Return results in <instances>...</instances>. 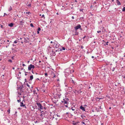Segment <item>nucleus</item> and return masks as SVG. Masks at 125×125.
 <instances>
[{
	"instance_id": "nucleus-59",
	"label": "nucleus",
	"mask_w": 125,
	"mask_h": 125,
	"mask_svg": "<svg viewBox=\"0 0 125 125\" xmlns=\"http://www.w3.org/2000/svg\"><path fill=\"white\" fill-rule=\"evenodd\" d=\"M4 15L3 16H4L5 15H7V14H6V13H4Z\"/></svg>"
},
{
	"instance_id": "nucleus-26",
	"label": "nucleus",
	"mask_w": 125,
	"mask_h": 125,
	"mask_svg": "<svg viewBox=\"0 0 125 125\" xmlns=\"http://www.w3.org/2000/svg\"><path fill=\"white\" fill-rule=\"evenodd\" d=\"M42 105H43L44 106V107H46V104L45 103L42 104Z\"/></svg>"
},
{
	"instance_id": "nucleus-9",
	"label": "nucleus",
	"mask_w": 125,
	"mask_h": 125,
	"mask_svg": "<svg viewBox=\"0 0 125 125\" xmlns=\"http://www.w3.org/2000/svg\"><path fill=\"white\" fill-rule=\"evenodd\" d=\"M80 109H81L83 111H85V108L82 105L80 106Z\"/></svg>"
},
{
	"instance_id": "nucleus-33",
	"label": "nucleus",
	"mask_w": 125,
	"mask_h": 125,
	"mask_svg": "<svg viewBox=\"0 0 125 125\" xmlns=\"http://www.w3.org/2000/svg\"><path fill=\"white\" fill-rule=\"evenodd\" d=\"M122 11H125V7H124L122 9Z\"/></svg>"
},
{
	"instance_id": "nucleus-32",
	"label": "nucleus",
	"mask_w": 125,
	"mask_h": 125,
	"mask_svg": "<svg viewBox=\"0 0 125 125\" xmlns=\"http://www.w3.org/2000/svg\"><path fill=\"white\" fill-rule=\"evenodd\" d=\"M83 10L84 9H79V10H80V12L82 11L83 12Z\"/></svg>"
},
{
	"instance_id": "nucleus-15",
	"label": "nucleus",
	"mask_w": 125,
	"mask_h": 125,
	"mask_svg": "<svg viewBox=\"0 0 125 125\" xmlns=\"http://www.w3.org/2000/svg\"><path fill=\"white\" fill-rule=\"evenodd\" d=\"M75 91H76V92L78 93V94L81 93L82 92V91L81 90H79L78 91H77L76 90H75Z\"/></svg>"
},
{
	"instance_id": "nucleus-61",
	"label": "nucleus",
	"mask_w": 125,
	"mask_h": 125,
	"mask_svg": "<svg viewBox=\"0 0 125 125\" xmlns=\"http://www.w3.org/2000/svg\"><path fill=\"white\" fill-rule=\"evenodd\" d=\"M14 57V56H12V57H11V58H12V59L13 60L14 59V58H13Z\"/></svg>"
},
{
	"instance_id": "nucleus-14",
	"label": "nucleus",
	"mask_w": 125,
	"mask_h": 125,
	"mask_svg": "<svg viewBox=\"0 0 125 125\" xmlns=\"http://www.w3.org/2000/svg\"><path fill=\"white\" fill-rule=\"evenodd\" d=\"M116 2L118 5H120L121 4L120 2L118 0H116Z\"/></svg>"
},
{
	"instance_id": "nucleus-7",
	"label": "nucleus",
	"mask_w": 125,
	"mask_h": 125,
	"mask_svg": "<svg viewBox=\"0 0 125 125\" xmlns=\"http://www.w3.org/2000/svg\"><path fill=\"white\" fill-rule=\"evenodd\" d=\"M20 25H22L23 24V23H24L25 22V21L24 20H22L21 21H20Z\"/></svg>"
},
{
	"instance_id": "nucleus-6",
	"label": "nucleus",
	"mask_w": 125,
	"mask_h": 125,
	"mask_svg": "<svg viewBox=\"0 0 125 125\" xmlns=\"http://www.w3.org/2000/svg\"><path fill=\"white\" fill-rule=\"evenodd\" d=\"M56 55V53H55V52L53 51H52L51 52V53L50 55V56L51 57L52 56H55Z\"/></svg>"
},
{
	"instance_id": "nucleus-16",
	"label": "nucleus",
	"mask_w": 125,
	"mask_h": 125,
	"mask_svg": "<svg viewBox=\"0 0 125 125\" xmlns=\"http://www.w3.org/2000/svg\"><path fill=\"white\" fill-rule=\"evenodd\" d=\"M33 78V76L32 75L30 76V80H32Z\"/></svg>"
},
{
	"instance_id": "nucleus-23",
	"label": "nucleus",
	"mask_w": 125,
	"mask_h": 125,
	"mask_svg": "<svg viewBox=\"0 0 125 125\" xmlns=\"http://www.w3.org/2000/svg\"><path fill=\"white\" fill-rule=\"evenodd\" d=\"M51 48L50 46H49L47 48V50L49 51L50 50Z\"/></svg>"
},
{
	"instance_id": "nucleus-55",
	"label": "nucleus",
	"mask_w": 125,
	"mask_h": 125,
	"mask_svg": "<svg viewBox=\"0 0 125 125\" xmlns=\"http://www.w3.org/2000/svg\"><path fill=\"white\" fill-rule=\"evenodd\" d=\"M23 71L25 72V73H27V72H26V71H25V70L24 69H23Z\"/></svg>"
},
{
	"instance_id": "nucleus-12",
	"label": "nucleus",
	"mask_w": 125,
	"mask_h": 125,
	"mask_svg": "<svg viewBox=\"0 0 125 125\" xmlns=\"http://www.w3.org/2000/svg\"><path fill=\"white\" fill-rule=\"evenodd\" d=\"M25 104H24L23 103V102H20V106L21 107H24L25 106Z\"/></svg>"
},
{
	"instance_id": "nucleus-42",
	"label": "nucleus",
	"mask_w": 125,
	"mask_h": 125,
	"mask_svg": "<svg viewBox=\"0 0 125 125\" xmlns=\"http://www.w3.org/2000/svg\"><path fill=\"white\" fill-rule=\"evenodd\" d=\"M69 90H71V91L72 90V87H69Z\"/></svg>"
},
{
	"instance_id": "nucleus-37",
	"label": "nucleus",
	"mask_w": 125,
	"mask_h": 125,
	"mask_svg": "<svg viewBox=\"0 0 125 125\" xmlns=\"http://www.w3.org/2000/svg\"><path fill=\"white\" fill-rule=\"evenodd\" d=\"M32 68L33 69L34 68L35 66L34 65H33L32 64Z\"/></svg>"
},
{
	"instance_id": "nucleus-64",
	"label": "nucleus",
	"mask_w": 125,
	"mask_h": 125,
	"mask_svg": "<svg viewBox=\"0 0 125 125\" xmlns=\"http://www.w3.org/2000/svg\"><path fill=\"white\" fill-rule=\"evenodd\" d=\"M72 19H74V16H72Z\"/></svg>"
},
{
	"instance_id": "nucleus-1",
	"label": "nucleus",
	"mask_w": 125,
	"mask_h": 125,
	"mask_svg": "<svg viewBox=\"0 0 125 125\" xmlns=\"http://www.w3.org/2000/svg\"><path fill=\"white\" fill-rule=\"evenodd\" d=\"M36 104L38 107L39 110H42L43 111H45L46 110V107H44L43 105H42V104H41L39 102H37Z\"/></svg>"
},
{
	"instance_id": "nucleus-40",
	"label": "nucleus",
	"mask_w": 125,
	"mask_h": 125,
	"mask_svg": "<svg viewBox=\"0 0 125 125\" xmlns=\"http://www.w3.org/2000/svg\"><path fill=\"white\" fill-rule=\"evenodd\" d=\"M62 50H65V48L64 47H62Z\"/></svg>"
},
{
	"instance_id": "nucleus-52",
	"label": "nucleus",
	"mask_w": 125,
	"mask_h": 125,
	"mask_svg": "<svg viewBox=\"0 0 125 125\" xmlns=\"http://www.w3.org/2000/svg\"><path fill=\"white\" fill-rule=\"evenodd\" d=\"M74 113L75 114H76L77 113V112L76 111H75L74 112Z\"/></svg>"
},
{
	"instance_id": "nucleus-3",
	"label": "nucleus",
	"mask_w": 125,
	"mask_h": 125,
	"mask_svg": "<svg viewBox=\"0 0 125 125\" xmlns=\"http://www.w3.org/2000/svg\"><path fill=\"white\" fill-rule=\"evenodd\" d=\"M69 99L67 98H66L65 99H63V101H62V103H64V104H68L69 103L68 102Z\"/></svg>"
},
{
	"instance_id": "nucleus-50",
	"label": "nucleus",
	"mask_w": 125,
	"mask_h": 125,
	"mask_svg": "<svg viewBox=\"0 0 125 125\" xmlns=\"http://www.w3.org/2000/svg\"><path fill=\"white\" fill-rule=\"evenodd\" d=\"M101 32V31H97V33H100Z\"/></svg>"
},
{
	"instance_id": "nucleus-60",
	"label": "nucleus",
	"mask_w": 125,
	"mask_h": 125,
	"mask_svg": "<svg viewBox=\"0 0 125 125\" xmlns=\"http://www.w3.org/2000/svg\"><path fill=\"white\" fill-rule=\"evenodd\" d=\"M56 115H57L58 117H60V116L59 115H58L57 114Z\"/></svg>"
},
{
	"instance_id": "nucleus-10",
	"label": "nucleus",
	"mask_w": 125,
	"mask_h": 125,
	"mask_svg": "<svg viewBox=\"0 0 125 125\" xmlns=\"http://www.w3.org/2000/svg\"><path fill=\"white\" fill-rule=\"evenodd\" d=\"M8 26L10 27H12L14 25V23H11L8 24Z\"/></svg>"
},
{
	"instance_id": "nucleus-21",
	"label": "nucleus",
	"mask_w": 125,
	"mask_h": 125,
	"mask_svg": "<svg viewBox=\"0 0 125 125\" xmlns=\"http://www.w3.org/2000/svg\"><path fill=\"white\" fill-rule=\"evenodd\" d=\"M12 10V7L11 6H10L8 9V11H10L11 10Z\"/></svg>"
},
{
	"instance_id": "nucleus-5",
	"label": "nucleus",
	"mask_w": 125,
	"mask_h": 125,
	"mask_svg": "<svg viewBox=\"0 0 125 125\" xmlns=\"http://www.w3.org/2000/svg\"><path fill=\"white\" fill-rule=\"evenodd\" d=\"M24 42L25 43H29V39L28 37L26 38H24Z\"/></svg>"
},
{
	"instance_id": "nucleus-54",
	"label": "nucleus",
	"mask_w": 125,
	"mask_h": 125,
	"mask_svg": "<svg viewBox=\"0 0 125 125\" xmlns=\"http://www.w3.org/2000/svg\"><path fill=\"white\" fill-rule=\"evenodd\" d=\"M11 50L12 51H17L16 50H15V49H14L13 48H12L11 49Z\"/></svg>"
},
{
	"instance_id": "nucleus-43",
	"label": "nucleus",
	"mask_w": 125,
	"mask_h": 125,
	"mask_svg": "<svg viewBox=\"0 0 125 125\" xmlns=\"http://www.w3.org/2000/svg\"><path fill=\"white\" fill-rule=\"evenodd\" d=\"M17 102H18V103L20 102H21V99H20L19 100H17Z\"/></svg>"
},
{
	"instance_id": "nucleus-25",
	"label": "nucleus",
	"mask_w": 125,
	"mask_h": 125,
	"mask_svg": "<svg viewBox=\"0 0 125 125\" xmlns=\"http://www.w3.org/2000/svg\"><path fill=\"white\" fill-rule=\"evenodd\" d=\"M59 45H60L59 44H56L55 46V48H58L59 47Z\"/></svg>"
},
{
	"instance_id": "nucleus-34",
	"label": "nucleus",
	"mask_w": 125,
	"mask_h": 125,
	"mask_svg": "<svg viewBox=\"0 0 125 125\" xmlns=\"http://www.w3.org/2000/svg\"><path fill=\"white\" fill-rule=\"evenodd\" d=\"M78 123V122L73 123V125H76Z\"/></svg>"
},
{
	"instance_id": "nucleus-20",
	"label": "nucleus",
	"mask_w": 125,
	"mask_h": 125,
	"mask_svg": "<svg viewBox=\"0 0 125 125\" xmlns=\"http://www.w3.org/2000/svg\"><path fill=\"white\" fill-rule=\"evenodd\" d=\"M82 118L83 119H84L85 118V117L86 116L85 115H81V116Z\"/></svg>"
},
{
	"instance_id": "nucleus-27",
	"label": "nucleus",
	"mask_w": 125,
	"mask_h": 125,
	"mask_svg": "<svg viewBox=\"0 0 125 125\" xmlns=\"http://www.w3.org/2000/svg\"><path fill=\"white\" fill-rule=\"evenodd\" d=\"M8 61L9 62H10L11 63H12V61L10 59L8 60Z\"/></svg>"
},
{
	"instance_id": "nucleus-46",
	"label": "nucleus",
	"mask_w": 125,
	"mask_h": 125,
	"mask_svg": "<svg viewBox=\"0 0 125 125\" xmlns=\"http://www.w3.org/2000/svg\"><path fill=\"white\" fill-rule=\"evenodd\" d=\"M115 67H113V68L112 71L113 72L115 70Z\"/></svg>"
},
{
	"instance_id": "nucleus-48",
	"label": "nucleus",
	"mask_w": 125,
	"mask_h": 125,
	"mask_svg": "<svg viewBox=\"0 0 125 125\" xmlns=\"http://www.w3.org/2000/svg\"><path fill=\"white\" fill-rule=\"evenodd\" d=\"M42 18L44 17V19L45 18V17H44V14H43L42 15Z\"/></svg>"
},
{
	"instance_id": "nucleus-38",
	"label": "nucleus",
	"mask_w": 125,
	"mask_h": 125,
	"mask_svg": "<svg viewBox=\"0 0 125 125\" xmlns=\"http://www.w3.org/2000/svg\"><path fill=\"white\" fill-rule=\"evenodd\" d=\"M37 30L38 31H40L41 30V28L40 27H39L37 29Z\"/></svg>"
},
{
	"instance_id": "nucleus-44",
	"label": "nucleus",
	"mask_w": 125,
	"mask_h": 125,
	"mask_svg": "<svg viewBox=\"0 0 125 125\" xmlns=\"http://www.w3.org/2000/svg\"><path fill=\"white\" fill-rule=\"evenodd\" d=\"M64 84L65 85V86L66 87H67V84L65 83H64Z\"/></svg>"
},
{
	"instance_id": "nucleus-19",
	"label": "nucleus",
	"mask_w": 125,
	"mask_h": 125,
	"mask_svg": "<svg viewBox=\"0 0 125 125\" xmlns=\"http://www.w3.org/2000/svg\"><path fill=\"white\" fill-rule=\"evenodd\" d=\"M75 34H74V35H78L79 34L78 32L77 31V30H76V31H75Z\"/></svg>"
},
{
	"instance_id": "nucleus-36",
	"label": "nucleus",
	"mask_w": 125,
	"mask_h": 125,
	"mask_svg": "<svg viewBox=\"0 0 125 125\" xmlns=\"http://www.w3.org/2000/svg\"><path fill=\"white\" fill-rule=\"evenodd\" d=\"M117 83L118 84V86L119 87L121 86V84H120V83Z\"/></svg>"
},
{
	"instance_id": "nucleus-39",
	"label": "nucleus",
	"mask_w": 125,
	"mask_h": 125,
	"mask_svg": "<svg viewBox=\"0 0 125 125\" xmlns=\"http://www.w3.org/2000/svg\"><path fill=\"white\" fill-rule=\"evenodd\" d=\"M10 109H9L7 111V112H8V114H9L10 113Z\"/></svg>"
},
{
	"instance_id": "nucleus-29",
	"label": "nucleus",
	"mask_w": 125,
	"mask_h": 125,
	"mask_svg": "<svg viewBox=\"0 0 125 125\" xmlns=\"http://www.w3.org/2000/svg\"><path fill=\"white\" fill-rule=\"evenodd\" d=\"M18 41L17 40H16L14 42V43H16L17 42H18Z\"/></svg>"
},
{
	"instance_id": "nucleus-58",
	"label": "nucleus",
	"mask_w": 125,
	"mask_h": 125,
	"mask_svg": "<svg viewBox=\"0 0 125 125\" xmlns=\"http://www.w3.org/2000/svg\"><path fill=\"white\" fill-rule=\"evenodd\" d=\"M64 106L66 107L67 108H69V107H68L67 105H64Z\"/></svg>"
},
{
	"instance_id": "nucleus-35",
	"label": "nucleus",
	"mask_w": 125,
	"mask_h": 125,
	"mask_svg": "<svg viewBox=\"0 0 125 125\" xmlns=\"http://www.w3.org/2000/svg\"><path fill=\"white\" fill-rule=\"evenodd\" d=\"M84 18L83 17H80V20H82V19H83Z\"/></svg>"
},
{
	"instance_id": "nucleus-11",
	"label": "nucleus",
	"mask_w": 125,
	"mask_h": 125,
	"mask_svg": "<svg viewBox=\"0 0 125 125\" xmlns=\"http://www.w3.org/2000/svg\"><path fill=\"white\" fill-rule=\"evenodd\" d=\"M31 68H32V64H31L28 66V70H31Z\"/></svg>"
},
{
	"instance_id": "nucleus-13",
	"label": "nucleus",
	"mask_w": 125,
	"mask_h": 125,
	"mask_svg": "<svg viewBox=\"0 0 125 125\" xmlns=\"http://www.w3.org/2000/svg\"><path fill=\"white\" fill-rule=\"evenodd\" d=\"M23 87V85H22L21 86H20V87H19V88L20 89V91L22 92H23V91L22 90V88Z\"/></svg>"
},
{
	"instance_id": "nucleus-41",
	"label": "nucleus",
	"mask_w": 125,
	"mask_h": 125,
	"mask_svg": "<svg viewBox=\"0 0 125 125\" xmlns=\"http://www.w3.org/2000/svg\"><path fill=\"white\" fill-rule=\"evenodd\" d=\"M26 14H29L30 13L31 14V13H30V12L29 11H28V12H26Z\"/></svg>"
},
{
	"instance_id": "nucleus-8",
	"label": "nucleus",
	"mask_w": 125,
	"mask_h": 125,
	"mask_svg": "<svg viewBox=\"0 0 125 125\" xmlns=\"http://www.w3.org/2000/svg\"><path fill=\"white\" fill-rule=\"evenodd\" d=\"M101 109L102 108L101 106H100L99 108H95V109L97 112H99L100 110V109Z\"/></svg>"
},
{
	"instance_id": "nucleus-24",
	"label": "nucleus",
	"mask_w": 125,
	"mask_h": 125,
	"mask_svg": "<svg viewBox=\"0 0 125 125\" xmlns=\"http://www.w3.org/2000/svg\"><path fill=\"white\" fill-rule=\"evenodd\" d=\"M71 81L72 82V83L75 85L76 83L75 82H74L73 80H72Z\"/></svg>"
},
{
	"instance_id": "nucleus-28",
	"label": "nucleus",
	"mask_w": 125,
	"mask_h": 125,
	"mask_svg": "<svg viewBox=\"0 0 125 125\" xmlns=\"http://www.w3.org/2000/svg\"><path fill=\"white\" fill-rule=\"evenodd\" d=\"M45 77H47L48 76V74L47 73H45Z\"/></svg>"
},
{
	"instance_id": "nucleus-56",
	"label": "nucleus",
	"mask_w": 125,
	"mask_h": 125,
	"mask_svg": "<svg viewBox=\"0 0 125 125\" xmlns=\"http://www.w3.org/2000/svg\"><path fill=\"white\" fill-rule=\"evenodd\" d=\"M81 48L82 49H83V46H81Z\"/></svg>"
},
{
	"instance_id": "nucleus-18",
	"label": "nucleus",
	"mask_w": 125,
	"mask_h": 125,
	"mask_svg": "<svg viewBox=\"0 0 125 125\" xmlns=\"http://www.w3.org/2000/svg\"><path fill=\"white\" fill-rule=\"evenodd\" d=\"M62 51V49L58 48L57 49L55 50V51H56V52L60 51Z\"/></svg>"
},
{
	"instance_id": "nucleus-22",
	"label": "nucleus",
	"mask_w": 125,
	"mask_h": 125,
	"mask_svg": "<svg viewBox=\"0 0 125 125\" xmlns=\"http://www.w3.org/2000/svg\"><path fill=\"white\" fill-rule=\"evenodd\" d=\"M33 94L35 95L36 94L37 95V93L36 92V91L35 90H34L33 91Z\"/></svg>"
},
{
	"instance_id": "nucleus-2",
	"label": "nucleus",
	"mask_w": 125,
	"mask_h": 125,
	"mask_svg": "<svg viewBox=\"0 0 125 125\" xmlns=\"http://www.w3.org/2000/svg\"><path fill=\"white\" fill-rule=\"evenodd\" d=\"M65 75L66 76L69 75L71 73H72V71L69 69H67L65 70Z\"/></svg>"
},
{
	"instance_id": "nucleus-49",
	"label": "nucleus",
	"mask_w": 125,
	"mask_h": 125,
	"mask_svg": "<svg viewBox=\"0 0 125 125\" xmlns=\"http://www.w3.org/2000/svg\"><path fill=\"white\" fill-rule=\"evenodd\" d=\"M71 109H72L73 111H74L75 110V109H73V107H71Z\"/></svg>"
},
{
	"instance_id": "nucleus-17",
	"label": "nucleus",
	"mask_w": 125,
	"mask_h": 125,
	"mask_svg": "<svg viewBox=\"0 0 125 125\" xmlns=\"http://www.w3.org/2000/svg\"><path fill=\"white\" fill-rule=\"evenodd\" d=\"M52 74L53 75V76L52 77L53 78H54L55 77H56V75H55L54 72H52Z\"/></svg>"
},
{
	"instance_id": "nucleus-30",
	"label": "nucleus",
	"mask_w": 125,
	"mask_h": 125,
	"mask_svg": "<svg viewBox=\"0 0 125 125\" xmlns=\"http://www.w3.org/2000/svg\"><path fill=\"white\" fill-rule=\"evenodd\" d=\"M108 42H106L105 44H104V46H106V45H108Z\"/></svg>"
},
{
	"instance_id": "nucleus-51",
	"label": "nucleus",
	"mask_w": 125,
	"mask_h": 125,
	"mask_svg": "<svg viewBox=\"0 0 125 125\" xmlns=\"http://www.w3.org/2000/svg\"><path fill=\"white\" fill-rule=\"evenodd\" d=\"M115 86H118V84L117 83H116V84H115Z\"/></svg>"
},
{
	"instance_id": "nucleus-31",
	"label": "nucleus",
	"mask_w": 125,
	"mask_h": 125,
	"mask_svg": "<svg viewBox=\"0 0 125 125\" xmlns=\"http://www.w3.org/2000/svg\"><path fill=\"white\" fill-rule=\"evenodd\" d=\"M30 25L31 27H34L32 23H31L30 24Z\"/></svg>"
},
{
	"instance_id": "nucleus-47",
	"label": "nucleus",
	"mask_w": 125,
	"mask_h": 125,
	"mask_svg": "<svg viewBox=\"0 0 125 125\" xmlns=\"http://www.w3.org/2000/svg\"><path fill=\"white\" fill-rule=\"evenodd\" d=\"M26 84V85H27V86L28 87H29V88H30V85H29V84H28V83H27Z\"/></svg>"
},
{
	"instance_id": "nucleus-63",
	"label": "nucleus",
	"mask_w": 125,
	"mask_h": 125,
	"mask_svg": "<svg viewBox=\"0 0 125 125\" xmlns=\"http://www.w3.org/2000/svg\"><path fill=\"white\" fill-rule=\"evenodd\" d=\"M22 65L23 66H26V65L24 64H22Z\"/></svg>"
},
{
	"instance_id": "nucleus-45",
	"label": "nucleus",
	"mask_w": 125,
	"mask_h": 125,
	"mask_svg": "<svg viewBox=\"0 0 125 125\" xmlns=\"http://www.w3.org/2000/svg\"><path fill=\"white\" fill-rule=\"evenodd\" d=\"M31 4H29L28 6L29 7H31Z\"/></svg>"
},
{
	"instance_id": "nucleus-57",
	"label": "nucleus",
	"mask_w": 125,
	"mask_h": 125,
	"mask_svg": "<svg viewBox=\"0 0 125 125\" xmlns=\"http://www.w3.org/2000/svg\"><path fill=\"white\" fill-rule=\"evenodd\" d=\"M70 115L71 117H72L73 116V115H72L71 114Z\"/></svg>"
},
{
	"instance_id": "nucleus-4",
	"label": "nucleus",
	"mask_w": 125,
	"mask_h": 125,
	"mask_svg": "<svg viewBox=\"0 0 125 125\" xmlns=\"http://www.w3.org/2000/svg\"><path fill=\"white\" fill-rule=\"evenodd\" d=\"M81 26L80 24H78V25H77L76 27H75L74 28V29L75 31L77 30L78 29L81 28V30H82V29L81 28Z\"/></svg>"
},
{
	"instance_id": "nucleus-53",
	"label": "nucleus",
	"mask_w": 125,
	"mask_h": 125,
	"mask_svg": "<svg viewBox=\"0 0 125 125\" xmlns=\"http://www.w3.org/2000/svg\"><path fill=\"white\" fill-rule=\"evenodd\" d=\"M81 123L82 124H84L85 125V124L84 122H81Z\"/></svg>"
},
{
	"instance_id": "nucleus-62",
	"label": "nucleus",
	"mask_w": 125,
	"mask_h": 125,
	"mask_svg": "<svg viewBox=\"0 0 125 125\" xmlns=\"http://www.w3.org/2000/svg\"><path fill=\"white\" fill-rule=\"evenodd\" d=\"M39 31H37V33L38 34H39Z\"/></svg>"
}]
</instances>
